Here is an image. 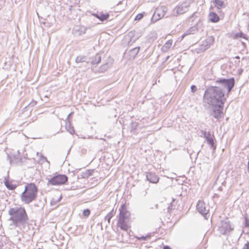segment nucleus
<instances>
[{"mask_svg": "<svg viewBox=\"0 0 249 249\" xmlns=\"http://www.w3.org/2000/svg\"><path fill=\"white\" fill-rule=\"evenodd\" d=\"M215 86L209 87L205 91L203 96L204 103L209 106H224L227 99L224 89H227L228 96L234 86L235 79L234 78H218L215 81Z\"/></svg>", "mask_w": 249, "mask_h": 249, "instance_id": "nucleus-1", "label": "nucleus"}, {"mask_svg": "<svg viewBox=\"0 0 249 249\" xmlns=\"http://www.w3.org/2000/svg\"><path fill=\"white\" fill-rule=\"evenodd\" d=\"M10 215L9 220L12 221V224L16 227L21 228L24 227L28 221V216L24 207H16L10 208L8 211Z\"/></svg>", "mask_w": 249, "mask_h": 249, "instance_id": "nucleus-2", "label": "nucleus"}, {"mask_svg": "<svg viewBox=\"0 0 249 249\" xmlns=\"http://www.w3.org/2000/svg\"><path fill=\"white\" fill-rule=\"evenodd\" d=\"M37 188L34 183L28 184L21 195V200L26 204L34 201L37 196Z\"/></svg>", "mask_w": 249, "mask_h": 249, "instance_id": "nucleus-3", "label": "nucleus"}, {"mask_svg": "<svg viewBox=\"0 0 249 249\" xmlns=\"http://www.w3.org/2000/svg\"><path fill=\"white\" fill-rule=\"evenodd\" d=\"M119 218L118 220V226L122 230L127 231L129 228V225L126 223V220L128 219L130 216V213L127 210L125 204L121 206L119 209Z\"/></svg>", "mask_w": 249, "mask_h": 249, "instance_id": "nucleus-4", "label": "nucleus"}, {"mask_svg": "<svg viewBox=\"0 0 249 249\" xmlns=\"http://www.w3.org/2000/svg\"><path fill=\"white\" fill-rule=\"evenodd\" d=\"M67 176L63 174H57L50 179H48V184L52 185H61L65 184L68 181Z\"/></svg>", "mask_w": 249, "mask_h": 249, "instance_id": "nucleus-5", "label": "nucleus"}, {"mask_svg": "<svg viewBox=\"0 0 249 249\" xmlns=\"http://www.w3.org/2000/svg\"><path fill=\"white\" fill-rule=\"evenodd\" d=\"M233 230V227L231 225L228 219L221 221L218 229L220 233L225 235L229 234Z\"/></svg>", "mask_w": 249, "mask_h": 249, "instance_id": "nucleus-6", "label": "nucleus"}, {"mask_svg": "<svg viewBox=\"0 0 249 249\" xmlns=\"http://www.w3.org/2000/svg\"><path fill=\"white\" fill-rule=\"evenodd\" d=\"M167 11V8L165 6H160L156 8L152 18L151 21L155 23L158 20L162 18Z\"/></svg>", "mask_w": 249, "mask_h": 249, "instance_id": "nucleus-7", "label": "nucleus"}, {"mask_svg": "<svg viewBox=\"0 0 249 249\" xmlns=\"http://www.w3.org/2000/svg\"><path fill=\"white\" fill-rule=\"evenodd\" d=\"M214 37L213 36H208L205 40L202 41V44L200 47V50L202 51H205L209 49L214 42Z\"/></svg>", "mask_w": 249, "mask_h": 249, "instance_id": "nucleus-8", "label": "nucleus"}, {"mask_svg": "<svg viewBox=\"0 0 249 249\" xmlns=\"http://www.w3.org/2000/svg\"><path fill=\"white\" fill-rule=\"evenodd\" d=\"M196 209L198 212L203 216L206 215L209 212V209H208L206 206V204L204 201L199 200L196 205Z\"/></svg>", "mask_w": 249, "mask_h": 249, "instance_id": "nucleus-9", "label": "nucleus"}, {"mask_svg": "<svg viewBox=\"0 0 249 249\" xmlns=\"http://www.w3.org/2000/svg\"><path fill=\"white\" fill-rule=\"evenodd\" d=\"M191 2L190 1H185L182 4L177 6V13L178 15L182 14L188 10Z\"/></svg>", "mask_w": 249, "mask_h": 249, "instance_id": "nucleus-10", "label": "nucleus"}, {"mask_svg": "<svg viewBox=\"0 0 249 249\" xmlns=\"http://www.w3.org/2000/svg\"><path fill=\"white\" fill-rule=\"evenodd\" d=\"M87 28L83 26H75L72 29V34L74 36H78L85 34Z\"/></svg>", "mask_w": 249, "mask_h": 249, "instance_id": "nucleus-11", "label": "nucleus"}, {"mask_svg": "<svg viewBox=\"0 0 249 249\" xmlns=\"http://www.w3.org/2000/svg\"><path fill=\"white\" fill-rule=\"evenodd\" d=\"M223 107L213 106L212 116L217 119L220 118L223 114Z\"/></svg>", "mask_w": 249, "mask_h": 249, "instance_id": "nucleus-12", "label": "nucleus"}, {"mask_svg": "<svg viewBox=\"0 0 249 249\" xmlns=\"http://www.w3.org/2000/svg\"><path fill=\"white\" fill-rule=\"evenodd\" d=\"M146 179L152 183H157L159 180V177L156 174L152 172L147 173Z\"/></svg>", "mask_w": 249, "mask_h": 249, "instance_id": "nucleus-13", "label": "nucleus"}, {"mask_svg": "<svg viewBox=\"0 0 249 249\" xmlns=\"http://www.w3.org/2000/svg\"><path fill=\"white\" fill-rule=\"evenodd\" d=\"M4 183L7 189L10 190H14L17 187V185L16 184H14L12 183L11 181H9L6 177H5L4 179Z\"/></svg>", "mask_w": 249, "mask_h": 249, "instance_id": "nucleus-14", "label": "nucleus"}, {"mask_svg": "<svg viewBox=\"0 0 249 249\" xmlns=\"http://www.w3.org/2000/svg\"><path fill=\"white\" fill-rule=\"evenodd\" d=\"M209 19L212 22L216 23L219 20L220 18L215 13L210 12L209 14Z\"/></svg>", "mask_w": 249, "mask_h": 249, "instance_id": "nucleus-15", "label": "nucleus"}, {"mask_svg": "<svg viewBox=\"0 0 249 249\" xmlns=\"http://www.w3.org/2000/svg\"><path fill=\"white\" fill-rule=\"evenodd\" d=\"M213 2L214 6L218 10L225 7L224 1L221 0H214Z\"/></svg>", "mask_w": 249, "mask_h": 249, "instance_id": "nucleus-16", "label": "nucleus"}, {"mask_svg": "<svg viewBox=\"0 0 249 249\" xmlns=\"http://www.w3.org/2000/svg\"><path fill=\"white\" fill-rule=\"evenodd\" d=\"M172 44V40H168L162 47L161 50L163 52H167L168 49L171 47Z\"/></svg>", "mask_w": 249, "mask_h": 249, "instance_id": "nucleus-17", "label": "nucleus"}, {"mask_svg": "<svg viewBox=\"0 0 249 249\" xmlns=\"http://www.w3.org/2000/svg\"><path fill=\"white\" fill-rule=\"evenodd\" d=\"M140 49V47H135L131 49L129 51L130 56L133 58L135 57L139 53Z\"/></svg>", "mask_w": 249, "mask_h": 249, "instance_id": "nucleus-18", "label": "nucleus"}, {"mask_svg": "<svg viewBox=\"0 0 249 249\" xmlns=\"http://www.w3.org/2000/svg\"><path fill=\"white\" fill-rule=\"evenodd\" d=\"M206 140L207 141L208 144L210 146L211 148L213 149V150L215 149L216 145L214 143L213 137H211L208 138Z\"/></svg>", "mask_w": 249, "mask_h": 249, "instance_id": "nucleus-19", "label": "nucleus"}, {"mask_svg": "<svg viewBox=\"0 0 249 249\" xmlns=\"http://www.w3.org/2000/svg\"><path fill=\"white\" fill-rule=\"evenodd\" d=\"M139 125V124L138 123L136 122H132L131 123V124H130V127H131V129H130V131L132 133H133V134H135V131L137 129V127H138Z\"/></svg>", "mask_w": 249, "mask_h": 249, "instance_id": "nucleus-20", "label": "nucleus"}, {"mask_svg": "<svg viewBox=\"0 0 249 249\" xmlns=\"http://www.w3.org/2000/svg\"><path fill=\"white\" fill-rule=\"evenodd\" d=\"M93 172L92 170H86L85 172L81 173V177L83 178H88L89 177L92 175Z\"/></svg>", "mask_w": 249, "mask_h": 249, "instance_id": "nucleus-21", "label": "nucleus"}, {"mask_svg": "<svg viewBox=\"0 0 249 249\" xmlns=\"http://www.w3.org/2000/svg\"><path fill=\"white\" fill-rule=\"evenodd\" d=\"M114 215V210H111L105 217V219L107 220L108 223H110L111 218Z\"/></svg>", "mask_w": 249, "mask_h": 249, "instance_id": "nucleus-22", "label": "nucleus"}, {"mask_svg": "<svg viewBox=\"0 0 249 249\" xmlns=\"http://www.w3.org/2000/svg\"><path fill=\"white\" fill-rule=\"evenodd\" d=\"M135 34V31H131L127 34L126 37H128L130 39V41H133V42H134L135 41V39L133 40V38Z\"/></svg>", "mask_w": 249, "mask_h": 249, "instance_id": "nucleus-23", "label": "nucleus"}, {"mask_svg": "<svg viewBox=\"0 0 249 249\" xmlns=\"http://www.w3.org/2000/svg\"><path fill=\"white\" fill-rule=\"evenodd\" d=\"M151 236V233L148 234L146 236H135V238L138 240H143L145 241L148 239H149Z\"/></svg>", "mask_w": 249, "mask_h": 249, "instance_id": "nucleus-24", "label": "nucleus"}, {"mask_svg": "<svg viewBox=\"0 0 249 249\" xmlns=\"http://www.w3.org/2000/svg\"><path fill=\"white\" fill-rule=\"evenodd\" d=\"M109 17L108 14H101L100 15H98L97 17L102 21L107 20Z\"/></svg>", "mask_w": 249, "mask_h": 249, "instance_id": "nucleus-25", "label": "nucleus"}, {"mask_svg": "<svg viewBox=\"0 0 249 249\" xmlns=\"http://www.w3.org/2000/svg\"><path fill=\"white\" fill-rule=\"evenodd\" d=\"M101 61V57L99 54H97L94 60H92V63L93 65H97Z\"/></svg>", "mask_w": 249, "mask_h": 249, "instance_id": "nucleus-26", "label": "nucleus"}, {"mask_svg": "<svg viewBox=\"0 0 249 249\" xmlns=\"http://www.w3.org/2000/svg\"><path fill=\"white\" fill-rule=\"evenodd\" d=\"M201 133L202 134V135H201V136H203L205 139H207L208 138H210L211 137V133L209 131H203V130H202L201 131Z\"/></svg>", "mask_w": 249, "mask_h": 249, "instance_id": "nucleus-27", "label": "nucleus"}, {"mask_svg": "<svg viewBox=\"0 0 249 249\" xmlns=\"http://www.w3.org/2000/svg\"><path fill=\"white\" fill-rule=\"evenodd\" d=\"M66 128L67 130L71 134H73L74 133V128L71 126L70 124L69 125H66Z\"/></svg>", "mask_w": 249, "mask_h": 249, "instance_id": "nucleus-28", "label": "nucleus"}, {"mask_svg": "<svg viewBox=\"0 0 249 249\" xmlns=\"http://www.w3.org/2000/svg\"><path fill=\"white\" fill-rule=\"evenodd\" d=\"M235 36L237 37H241V38H243L245 39H247V35H246L245 34H244L242 32H240L239 33H237L236 35H235Z\"/></svg>", "mask_w": 249, "mask_h": 249, "instance_id": "nucleus-29", "label": "nucleus"}, {"mask_svg": "<svg viewBox=\"0 0 249 249\" xmlns=\"http://www.w3.org/2000/svg\"><path fill=\"white\" fill-rule=\"evenodd\" d=\"M76 63H80L85 61V57L82 56H77L75 59Z\"/></svg>", "mask_w": 249, "mask_h": 249, "instance_id": "nucleus-30", "label": "nucleus"}, {"mask_svg": "<svg viewBox=\"0 0 249 249\" xmlns=\"http://www.w3.org/2000/svg\"><path fill=\"white\" fill-rule=\"evenodd\" d=\"M143 16H144V13H140L136 16V17L135 18V20H140L143 17Z\"/></svg>", "mask_w": 249, "mask_h": 249, "instance_id": "nucleus-31", "label": "nucleus"}, {"mask_svg": "<svg viewBox=\"0 0 249 249\" xmlns=\"http://www.w3.org/2000/svg\"><path fill=\"white\" fill-rule=\"evenodd\" d=\"M244 226L245 227H247V228L249 227V219L247 216L245 217V221L244 223Z\"/></svg>", "mask_w": 249, "mask_h": 249, "instance_id": "nucleus-32", "label": "nucleus"}, {"mask_svg": "<svg viewBox=\"0 0 249 249\" xmlns=\"http://www.w3.org/2000/svg\"><path fill=\"white\" fill-rule=\"evenodd\" d=\"M90 212L89 209L84 210L83 212V214L84 216L88 217L90 214Z\"/></svg>", "mask_w": 249, "mask_h": 249, "instance_id": "nucleus-33", "label": "nucleus"}, {"mask_svg": "<svg viewBox=\"0 0 249 249\" xmlns=\"http://www.w3.org/2000/svg\"><path fill=\"white\" fill-rule=\"evenodd\" d=\"M189 30L191 31V34H194L197 30V28L196 27H192L189 29Z\"/></svg>", "mask_w": 249, "mask_h": 249, "instance_id": "nucleus-34", "label": "nucleus"}, {"mask_svg": "<svg viewBox=\"0 0 249 249\" xmlns=\"http://www.w3.org/2000/svg\"><path fill=\"white\" fill-rule=\"evenodd\" d=\"M191 91L192 92L194 93L197 90V88L195 85H192L191 87Z\"/></svg>", "mask_w": 249, "mask_h": 249, "instance_id": "nucleus-35", "label": "nucleus"}, {"mask_svg": "<svg viewBox=\"0 0 249 249\" xmlns=\"http://www.w3.org/2000/svg\"><path fill=\"white\" fill-rule=\"evenodd\" d=\"M243 249H249V241L245 244Z\"/></svg>", "mask_w": 249, "mask_h": 249, "instance_id": "nucleus-36", "label": "nucleus"}, {"mask_svg": "<svg viewBox=\"0 0 249 249\" xmlns=\"http://www.w3.org/2000/svg\"><path fill=\"white\" fill-rule=\"evenodd\" d=\"M184 33H185V35H186V36H187V35H191V31L189 30V29H188Z\"/></svg>", "mask_w": 249, "mask_h": 249, "instance_id": "nucleus-37", "label": "nucleus"}, {"mask_svg": "<svg viewBox=\"0 0 249 249\" xmlns=\"http://www.w3.org/2000/svg\"><path fill=\"white\" fill-rule=\"evenodd\" d=\"M163 249H172L168 246H164L163 247Z\"/></svg>", "mask_w": 249, "mask_h": 249, "instance_id": "nucleus-38", "label": "nucleus"}, {"mask_svg": "<svg viewBox=\"0 0 249 249\" xmlns=\"http://www.w3.org/2000/svg\"><path fill=\"white\" fill-rule=\"evenodd\" d=\"M73 113H70L67 116V118L66 119V121H68L69 119V117Z\"/></svg>", "mask_w": 249, "mask_h": 249, "instance_id": "nucleus-39", "label": "nucleus"}, {"mask_svg": "<svg viewBox=\"0 0 249 249\" xmlns=\"http://www.w3.org/2000/svg\"><path fill=\"white\" fill-rule=\"evenodd\" d=\"M41 157H42L43 159H44L46 161H47V158H46V157H44L43 156H41Z\"/></svg>", "mask_w": 249, "mask_h": 249, "instance_id": "nucleus-40", "label": "nucleus"}, {"mask_svg": "<svg viewBox=\"0 0 249 249\" xmlns=\"http://www.w3.org/2000/svg\"><path fill=\"white\" fill-rule=\"evenodd\" d=\"M169 58V56H167L166 57L165 59V61H167Z\"/></svg>", "mask_w": 249, "mask_h": 249, "instance_id": "nucleus-41", "label": "nucleus"}, {"mask_svg": "<svg viewBox=\"0 0 249 249\" xmlns=\"http://www.w3.org/2000/svg\"><path fill=\"white\" fill-rule=\"evenodd\" d=\"M235 58L237 59H240V57L239 56H236L235 57Z\"/></svg>", "mask_w": 249, "mask_h": 249, "instance_id": "nucleus-42", "label": "nucleus"}, {"mask_svg": "<svg viewBox=\"0 0 249 249\" xmlns=\"http://www.w3.org/2000/svg\"><path fill=\"white\" fill-rule=\"evenodd\" d=\"M185 36H186L185 35V33H184L183 35L181 36L182 38H184Z\"/></svg>", "mask_w": 249, "mask_h": 249, "instance_id": "nucleus-43", "label": "nucleus"}, {"mask_svg": "<svg viewBox=\"0 0 249 249\" xmlns=\"http://www.w3.org/2000/svg\"><path fill=\"white\" fill-rule=\"evenodd\" d=\"M239 62H240V61H239H239H237V62H236V61H235V63H239Z\"/></svg>", "mask_w": 249, "mask_h": 249, "instance_id": "nucleus-44", "label": "nucleus"}, {"mask_svg": "<svg viewBox=\"0 0 249 249\" xmlns=\"http://www.w3.org/2000/svg\"><path fill=\"white\" fill-rule=\"evenodd\" d=\"M239 62H240V61H239H239H237V62H236V61H235V63H239Z\"/></svg>", "mask_w": 249, "mask_h": 249, "instance_id": "nucleus-45", "label": "nucleus"}, {"mask_svg": "<svg viewBox=\"0 0 249 249\" xmlns=\"http://www.w3.org/2000/svg\"><path fill=\"white\" fill-rule=\"evenodd\" d=\"M218 189L221 191L222 190V188L221 187H219Z\"/></svg>", "mask_w": 249, "mask_h": 249, "instance_id": "nucleus-46", "label": "nucleus"}, {"mask_svg": "<svg viewBox=\"0 0 249 249\" xmlns=\"http://www.w3.org/2000/svg\"><path fill=\"white\" fill-rule=\"evenodd\" d=\"M242 44H243V45H245V43L244 42H242Z\"/></svg>", "mask_w": 249, "mask_h": 249, "instance_id": "nucleus-47", "label": "nucleus"}, {"mask_svg": "<svg viewBox=\"0 0 249 249\" xmlns=\"http://www.w3.org/2000/svg\"><path fill=\"white\" fill-rule=\"evenodd\" d=\"M106 66H107V65H105L103 67L105 68V67H106Z\"/></svg>", "mask_w": 249, "mask_h": 249, "instance_id": "nucleus-48", "label": "nucleus"}]
</instances>
